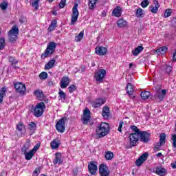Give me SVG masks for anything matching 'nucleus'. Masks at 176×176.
<instances>
[{
	"label": "nucleus",
	"mask_w": 176,
	"mask_h": 176,
	"mask_svg": "<svg viewBox=\"0 0 176 176\" xmlns=\"http://www.w3.org/2000/svg\"><path fill=\"white\" fill-rule=\"evenodd\" d=\"M109 133V124L107 122H102L96 129V135L98 138H102Z\"/></svg>",
	"instance_id": "1"
},
{
	"label": "nucleus",
	"mask_w": 176,
	"mask_h": 176,
	"mask_svg": "<svg viewBox=\"0 0 176 176\" xmlns=\"http://www.w3.org/2000/svg\"><path fill=\"white\" fill-rule=\"evenodd\" d=\"M56 47H57V43L52 41L50 42L47 45V48L45 50L44 53H43L41 54V58L43 60H44V58H46L47 57H50V56H52V54H53V53H54V52H56Z\"/></svg>",
	"instance_id": "2"
},
{
	"label": "nucleus",
	"mask_w": 176,
	"mask_h": 176,
	"mask_svg": "<svg viewBox=\"0 0 176 176\" xmlns=\"http://www.w3.org/2000/svg\"><path fill=\"white\" fill-rule=\"evenodd\" d=\"M46 108L44 102L38 103L32 111L34 116L36 118H41L43 115V109Z\"/></svg>",
	"instance_id": "3"
},
{
	"label": "nucleus",
	"mask_w": 176,
	"mask_h": 176,
	"mask_svg": "<svg viewBox=\"0 0 176 176\" xmlns=\"http://www.w3.org/2000/svg\"><path fill=\"white\" fill-rule=\"evenodd\" d=\"M19 35V27L14 25L8 32V39L12 43H14L17 41V36Z\"/></svg>",
	"instance_id": "4"
},
{
	"label": "nucleus",
	"mask_w": 176,
	"mask_h": 176,
	"mask_svg": "<svg viewBox=\"0 0 176 176\" xmlns=\"http://www.w3.org/2000/svg\"><path fill=\"white\" fill-rule=\"evenodd\" d=\"M67 120V117H63L60 118L56 123L55 127L58 133L63 134L65 131V121Z\"/></svg>",
	"instance_id": "5"
},
{
	"label": "nucleus",
	"mask_w": 176,
	"mask_h": 176,
	"mask_svg": "<svg viewBox=\"0 0 176 176\" xmlns=\"http://www.w3.org/2000/svg\"><path fill=\"white\" fill-rule=\"evenodd\" d=\"M79 17V11L78 10V3H74L72 8V21L71 24L74 25L76 21H78V18Z\"/></svg>",
	"instance_id": "6"
},
{
	"label": "nucleus",
	"mask_w": 176,
	"mask_h": 176,
	"mask_svg": "<svg viewBox=\"0 0 176 176\" xmlns=\"http://www.w3.org/2000/svg\"><path fill=\"white\" fill-rule=\"evenodd\" d=\"M107 75V71L104 69H99L96 74H95V79L96 82H98V83H102V81L104 80V78H105Z\"/></svg>",
	"instance_id": "7"
},
{
	"label": "nucleus",
	"mask_w": 176,
	"mask_h": 176,
	"mask_svg": "<svg viewBox=\"0 0 176 176\" xmlns=\"http://www.w3.org/2000/svg\"><path fill=\"white\" fill-rule=\"evenodd\" d=\"M139 137V140L141 142H144V144H147L149 142V138H151V133L146 131H140L138 134Z\"/></svg>",
	"instance_id": "8"
},
{
	"label": "nucleus",
	"mask_w": 176,
	"mask_h": 176,
	"mask_svg": "<svg viewBox=\"0 0 176 176\" xmlns=\"http://www.w3.org/2000/svg\"><path fill=\"white\" fill-rule=\"evenodd\" d=\"M138 141H140L138 134L131 133L129 135V146L128 148H133V146H136Z\"/></svg>",
	"instance_id": "9"
},
{
	"label": "nucleus",
	"mask_w": 176,
	"mask_h": 176,
	"mask_svg": "<svg viewBox=\"0 0 176 176\" xmlns=\"http://www.w3.org/2000/svg\"><path fill=\"white\" fill-rule=\"evenodd\" d=\"M109 174H111V171L109 170V168H108V166L104 164H101L99 166V175L109 176Z\"/></svg>",
	"instance_id": "10"
},
{
	"label": "nucleus",
	"mask_w": 176,
	"mask_h": 176,
	"mask_svg": "<svg viewBox=\"0 0 176 176\" xmlns=\"http://www.w3.org/2000/svg\"><path fill=\"white\" fill-rule=\"evenodd\" d=\"M14 86L16 91L20 94H24V93H25V90H27L25 88V85L23 84V82H16L15 84H14Z\"/></svg>",
	"instance_id": "11"
},
{
	"label": "nucleus",
	"mask_w": 176,
	"mask_h": 176,
	"mask_svg": "<svg viewBox=\"0 0 176 176\" xmlns=\"http://www.w3.org/2000/svg\"><path fill=\"white\" fill-rule=\"evenodd\" d=\"M166 94L167 89H158L156 90L155 97V98H159L160 101H162L164 98Z\"/></svg>",
	"instance_id": "12"
},
{
	"label": "nucleus",
	"mask_w": 176,
	"mask_h": 176,
	"mask_svg": "<svg viewBox=\"0 0 176 176\" xmlns=\"http://www.w3.org/2000/svg\"><path fill=\"white\" fill-rule=\"evenodd\" d=\"M107 102V99L105 98H98L96 99L95 101L91 102V105L93 108H100L101 105L105 104Z\"/></svg>",
	"instance_id": "13"
},
{
	"label": "nucleus",
	"mask_w": 176,
	"mask_h": 176,
	"mask_svg": "<svg viewBox=\"0 0 176 176\" xmlns=\"http://www.w3.org/2000/svg\"><path fill=\"white\" fill-rule=\"evenodd\" d=\"M16 130L19 133H17L19 137H23V135H25V126L22 122H19L16 125Z\"/></svg>",
	"instance_id": "14"
},
{
	"label": "nucleus",
	"mask_w": 176,
	"mask_h": 176,
	"mask_svg": "<svg viewBox=\"0 0 176 176\" xmlns=\"http://www.w3.org/2000/svg\"><path fill=\"white\" fill-rule=\"evenodd\" d=\"M97 166L94 162H91L88 164V171L91 175H96L97 174Z\"/></svg>",
	"instance_id": "15"
},
{
	"label": "nucleus",
	"mask_w": 176,
	"mask_h": 176,
	"mask_svg": "<svg viewBox=\"0 0 176 176\" xmlns=\"http://www.w3.org/2000/svg\"><path fill=\"white\" fill-rule=\"evenodd\" d=\"M89 120H90V110L85 109L83 113L82 124H87Z\"/></svg>",
	"instance_id": "16"
},
{
	"label": "nucleus",
	"mask_w": 176,
	"mask_h": 176,
	"mask_svg": "<svg viewBox=\"0 0 176 176\" xmlns=\"http://www.w3.org/2000/svg\"><path fill=\"white\" fill-rule=\"evenodd\" d=\"M148 159V153H145L142 154L135 162L136 166L140 167V166H142V164H144V162H145Z\"/></svg>",
	"instance_id": "17"
},
{
	"label": "nucleus",
	"mask_w": 176,
	"mask_h": 176,
	"mask_svg": "<svg viewBox=\"0 0 176 176\" xmlns=\"http://www.w3.org/2000/svg\"><path fill=\"white\" fill-rule=\"evenodd\" d=\"M63 162L64 161L63 160V156L61 155V153H56L55 159L53 160L54 164H63Z\"/></svg>",
	"instance_id": "18"
},
{
	"label": "nucleus",
	"mask_w": 176,
	"mask_h": 176,
	"mask_svg": "<svg viewBox=\"0 0 176 176\" xmlns=\"http://www.w3.org/2000/svg\"><path fill=\"white\" fill-rule=\"evenodd\" d=\"M71 80L68 76H63L60 80V87L61 89H65L69 85Z\"/></svg>",
	"instance_id": "19"
},
{
	"label": "nucleus",
	"mask_w": 176,
	"mask_h": 176,
	"mask_svg": "<svg viewBox=\"0 0 176 176\" xmlns=\"http://www.w3.org/2000/svg\"><path fill=\"white\" fill-rule=\"evenodd\" d=\"M153 3L155 6H150L149 9L151 13L156 14L157 13L159 8H160V4H159V1H157V0H153Z\"/></svg>",
	"instance_id": "20"
},
{
	"label": "nucleus",
	"mask_w": 176,
	"mask_h": 176,
	"mask_svg": "<svg viewBox=\"0 0 176 176\" xmlns=\"http://www.w3.org/2000/svg\"><path fill=\"white\" fill-rule=\"evenodd\" d=\"M108 50L105 47H97L96 48V53L98 56H105Z\"/></svg>",
	"instance_id": "21"
},
{
	"label": "nucleus",
	"mask_w": 176,
	"mask_h": 176,
	"mask_svg": "<svg viewBox=\"0 0 176 176\" xmlns=\"http://www.w3.org/2000/svg\"><path fill=\"white\" fill-rule=\"evenodd\" d=\"M30 148H31V141L27 140L21 148L22 153L28 152Z\"/></svg>",
	"instance_id": "22"
},
{
	"label": "nucleus",
	"mask_w": 176,
	"mask_h": 176,
	"mask_svg": "<svg viewBox=\"0 0 176 176\" xmlns=\"http://www.w3.org/2000/svg\"><path fill=\"white\" fill-rule=\"evenodd\" d=\"M167 170L164 168L158 166L155 168V174L157 175L164 176L166 175Z\"/></svg>",
	"instance_id": "23"
},
{
	"label": "nucleus",
	"mask_w": 176,
	"mask_h": 176,
	"mask_svg": "<svg viewBox=\"0 0 176 176\" xmlns=\"http://www.w3.org/2000/svg\"><path fill=\"white\" fill-rule=\"evenodd\" d=\"M111 113H109V108L108 107H104L102 111V116L104 119H109Z\"/></svg>",
	"instance_id": "24"
},
{
	"label": "nucleus",
	"mask_w": 176,
	"mask_h": 176,
	"mask_svg": "<svg viewBox=\"0 0 176 176\" xmlns=\"http://www.w3.org/2000/svg\"><path fill=\"white\" fill-rule=\"evenodd\" d=\"M8 61L10 63L11 67H13L16 69V68H19V67L16 66V64H19V60L16 59V58L13 56H9Z\"/></svg>",
	"instance_id": "25"
},
{
	"label": "nucleus",
	"mask_w": 176,
	"mask_h": 176,
	"mask_svg": "<svg viewBox=\"0 0 176 176\" xmlns=\"http://www.w3.org/2000/svg\"><path fill=\"white\" fill-rule=\"evenodd\" d=\"M112 16H115V17H120V16H122V8L119 6L116 7L112 12Z\"/></svg>",
	"instance_id": "26"
},
{
	"label": "nucleus",
	"mask_w": 176,
	"mask_h": 176,
	"mask_svg": "<svg viewBox=\"0 0 176 176\" xmlns=\"http://www.w3.org/2000/svg\"><path fill=\"white\" fill-rule=\"evenodd\" d=\"M34 94L37 98V100H43V97L45 96L43 91L41 89L34 91Z\"/></svg>",
	"instance_id": "27"
},
{
	"label": "nucleus",
	"mask_w": 176,
	"mask_h": 176,
	"mask_svg": "<svg viewBox=\"0 0 176 176\" xmlns=\"http://www.w3.org/2000/svg\"><path fill=\"white\" fill-rule=\"evenodd\" d=\"M61 142L58 140V138L54 139L52 142H51V148L52 149H57L58 146H60Z\"/></svg>",
	"instance_id": "28"
},
{
	"label": "nucleus",
	"mask_w": 176,
	"mask_h": 176,
	"mask_svg": "<svg viewBox=\"0 0 176 176\" xmlns=\"http://www.w3.org/2000/svg\"><path fill=\"white\" fill-rule=\"evenodd\" d=\"M23 155H25V160H31V159H32V157H34V156L35 155V153L34 151L30 150V151L23 153Z\"/></svg>",
	"instance_id": "29"
},
{
	"label": "nucleus",
	"mask_w": 176,
	"mask_h": 176,
	"mask_svg": "<svg viewBox=\"0 0 176 176\" xmlns=\"http://www.w3.org/2000/svg\"><path fill=\"white\" fill-rule=\"evenodd\" d=\"M54 64H56V60L51 59L45 65V69H52L54 67Z\"/></svg>",
	"instance_id": "30"
},
{
	"label": "nucleus",
	"mask_w": 176,
	"mask_h": 176,
	"mask_svg": "<svg viewBox=\"0 0 176 176\" xmlns=\"http://www.w3.org/2000/svg\"><path fill=\"white\" fill-rule=\"evenodd\" d=\"M142 50H144V47H142V45H139L132 51V54H133V56H138V54L141 53Z\"/></svg>",
	"instance_id": "31"
},
{
	"label": "nucleus",
	"mask_w": 176,
	"mask_h": 176,
	"mask_svg": "<svg viewBox=\"0 0 176 176\" xmlns=\"http://www.w3.org/2000/svg\"><path fill=\"white\" fill-rule=\"evenodd\" d=\"M6 87H2L0 89V104H2L3 102V97L6 96Z\"/></svg>",
	"instance_id": "32"
},
{
	"label": "nucleus",
	"mask_w": 176,
	"mask_h": 176,
	"mask_svg": "<svg viewBox=\"0 0 176 176\" xmlns=\"http://www.w3.org/2000/svg\"><path fill=\"white\" fill-rule=\"evenodd\" d=\"M126 93L129 96H133V93H134V87L130 83L126 85Z\"/></svg>",
	"instance_id": "33"
},
{
	"label": "nucleus",
	"mask_w": 176,
	"mask_h": 176,
	"mask_svg": "<svg viewBox=\"0 0 176 176\" xmlns=\"http://www.w3.org/2000/svg\"><path fill=\"white\" fill-rule=\"evenodd\" d=\"M117 25H118V27H120V28H122L126 27V25H127V21H126L123 19H120L117 21Z\"/></svg>",
	"instance_id": "34"
},
{
	"label": "nucleus",
	"mask_w": 176,
	"mask_h": 176,
	"mask_svg": "<svg viewBox=\"0 0 176 176\" xmlns=\"http://www.w3.org/2000/svg\"><path fill=\"white\" fill-rule=\"evenodd\" d=\"M140 96L142 100H148V98L151 97V92L144 91L141 92Z\"/></svg>",
	"instance_id": "35"
},
{
	"label": "nucleus",
	"mask_w": 176,
	"mask_h": 176,
	"mask_svg": "<svg viewBox=\"0 0 176 176\" xmlns=\"http://www.w3.org/2000/svg\"><path fill=\"white\" fill-rule=\"evenodd\" d=\"M162 69L164 72H166V74L170 75V74H171V71H173V67L170 65H166L163 66Z\"/></svg>",
	"instance_id": "36"
},
{
	"label": "nucleus",
	"mask_w": 176,
	"mask_h": 176,
	"mask_svg": "<svg viewBox=\"0 0 176 176\" xmlns=\"http://www.w3.org/2000/svg\"><path fill=\"white\" fill-rule=\"evenodd\" d=\"M97 1L98 0H89V9H90L91 10H94V8H96V3H97Z\"/></svg>",
	"instance_id": "37"
},
{
	"label": "nucleus",
	"mask_w": 176,
	"mask_h": 176,
	"mask_svg": "<svg viewBox=\"0 0 176 176\" xmlns=\"http://www.w3.org/2000/svg\"><path fill=\"white\" fill-rule=\"evenodd\" d=\"M85 35V32L81 31L77 36H75L76 42H80L82 39H83V36Z\"/></svg>",
	"instance_id": "38"
},
{
	"label": "nucleus",
	"mask_w": 176,
	"mask_h": 176,
	"mask_svg": "<svg viewBox=\"0 0 176 176\" xmlns=\"http://www.w3.org/2000/svg\"><path fill=\"white\" fill-rule=\"evenodd\" d=\"M41 0H32V6L34 8L35 10L39 9V2Z\"/></svg>",
	"instance_id": "39"
},
{
	"label": "nucleus",
	"mask_w": 176,
	"mask_h": 176,
	"mask_svg": "<svg viewBox=\"0 0 176 176\" xmlns=\"http://www.w3.org/2000/svg\"><path fill=\"white\" fill-rule=\"evenodd\" d=\"M28 129L30 130V131L34 133V131L36 130V124H35L34 122H30V124H28Z\"/></svg>",
	"instance_id": "40"
},
{
	"label": "nucleus",
	"mask_w": 176,
	"mask_h": 176,
	"mask_svg": "<svg viewBox=\"0 0 176 176\" xmlns=\"http://www.w3.org/2000/svg\"><path fill=\"white\" fill-rule=\"evenodd\" d=\"M144 10H142V8H138L136 10V12H135V16L136 17H138V19H140V17H144Z\"/></svg>",
	"instance_id": "41"
},
{
	"label": "nucleus",
	"mask_w": 176,
	"mask_h": 176,
	"mask_svg": "<svg viewBox=\"0 0 176 176\" xmlns=\"http://www.w3.org/2000/svg\"><path fill=\"white\" fill-rule=\"evenodd\" d=\"M106 160H112V158L113 157V153L111 151H108L106 153L104 156Z\"/></svg>",
	"instance_id": "42"
},
{
	"label": "nucleus",
	"mask_w": 176,
	"mask_h": 176,
	"mask_svg": "<svg viewBox=\"0 0 176 176\" xmlns=\"http://www.w3.org/2000/svg\"><path fill=\"white\" fill-rule=\"evenodd\" d=\"M130 129L132 130V131H134V133H132V134H139L141 131L135 125H131Z\"/></svg>",
	"instance_id": "43"
},
{
	"label": "nucleus",
	"mask_w": 176,
	"mask_h": 176,
	"mask_svg": "<svg viewBox=\"0 0 176 176\" xmlns=\"http://www.w3.org/2000/svg\"><path fill=\"white\" fill-rule=\"evenodd\" d=\"M160 143L164 145L166 144V135L164 133H162L160 136Z\"/></svg>",
	"instance_id": "44"
},
{
	"label": "nucleus",
	"mask_w": 176,
	"mask_h": 176,
	"mask_svg": "<svg viewBox=\"0 0 176 176\" xmlns=\"http://www.w3.org/2000/svg\"><path fill=\"white\" fill-rule=\"evenodd\" d=\"M157 53H160L161 54H164L167 52V48L166 47H162L156 50Z\"/></svg>",
	"instance_id": "45"
},
{
	"label": "nucleus",
	"mask_w": 176,
	"mask_h": 176,
	"mask_svg": "<svg viewBox=\"0 0 176 176\" xmlns=\"http://www.w3.org/2000/svg\"><path fill=\"white\" fill-rule=\"evenodd\" d=\"M171 13H173V10L167 9V10H165L164 16L166 18L170 17L171 16Z\"/></svg>",
	"instance_id": "46"
},
{
	"label": "nucleus",
	"mask_w": 176,
	"mask_h": 176,
	"mask_svg": "<svg viewBox=\"0 0 176 176\" xmlns=\"http://www.w3.org/2000/svg\"><path fill=\"white\" fill-rule=\"evenodd\" d=\"M0 8H1V10H6V9H8V2L3 1L0 4Z\"/></svg>",
	"instance_id": "47"
},
{
	"label": "nucleus",
	"mask_w": 176,
	"mask_h": 176,
	"mask_svg": "<svg viewBox=\"0 0 176 176\" xmlns=\"http://www.w3.org/2000/svg\"><path fill=\"white\" fill-rule=\"evenodd\" d=\"M39 78L43 80L47 79V74L45 72H41L39 75Z\"/></svg>",
	"instance_id": "48"
},
{
	"label": "nucleus",
	"mask_w": 176,
	"mask_h": 176,
	"mask_svg": "<svg viewBox=\"0 0 176 176\" xmlns=\"http://www.w3.org/2000/svg\"><path fill=\"white\" fill-rule=\"evenodd\" d=\"M59 97L61 100H65L67 98V96L65 95V93H64L63 91L60 90L58 92Z\"/></svg>",
	"instance_id": "49"
},
{
	"label": "nucleus",
	"mask_w": 176,
	"mask_h": 176,
	"mask_svg": "<svg viewBox=\"0 0 176 176\" xmlns=\"http://www.w3.org/2000/svg\"><path fill=\"white\" fill-rule=\"evenodd\" d=\"M163 145L162 143L159 142L157 143L154 147V151L155 152H158V151H160V147Z\"/></svg>",
	"instance_id": "50"
},
{
	"label": "nucleus",
	"mask_w": 176,
	"mask_h": 176,
	"mask_svg": "<svg viewBox=\"0 0 176 176\" xmlns=\"http://www.w3.org/2000/svg\"><path fill=\"white\" fill-rule=\"evenodd\" d=\"M69 93H74L76 90V86L72 85L68 87Z\"/></svg>",
	"instance_id": "51"
},
{
	"label": "nucleus",
	"mask_w": 176,
	"mask_h": 176,
	"mask_svg": "<svg viewBox=\"0 0 176 176\" xmlns=\"http://www.w3.org/2000/svg\"><path fill=\"white\" fill-rule=\"evenodd\" d=\"M67 0H60V2L59 3V8L60 9H63L65 8Z\"/></svg>",
	"instance_id": "52"
},
{
	"label": "nucleus",
	"mask_w": 176,
	"mask_h": 176,
	"mask_svg": "<svg viewBox=\"0 0 176 176\" xmlns=\"http://www.w3.org/2000/svg\"><path fill=\"white\" fill-rule=\"evenodd\" d=\"M148 5H149V1H148V0H144L141 3L142 8H146L148 6Z\"/></svg>",
	"instance_id": "53"
},
{
	"label": "nucleus",
	"mask_w": 176,
	"mask_h": 176,
	"mask_svg": "<svg viewBox=\"0 0 176 176\" xmlns=\"http://www.w3.org/2000/svg\"><path fill=\"white\" fill-rule=\"evenodd\" d=\"M40 146H41V144L38 143L36 145H35L31 151L32 152H34V153H36V151H38V149H39Z\"/></svg>",
	"instance_id": "54"
},
{
	"label": "nucleus",
	"mask_w": 176,
	"mask_h": 176,
	"mask_svg": "<svg viewBox=\"0 0 176 176\" xmlns=\"http://www.w3.org/2000/svg\"><path fill=\"white\" fill-rule=\"evenodd\" d=\"M40 173L41 170H39V168H36L35 170L33 172L32 176H38Z\"/></svg>",
	"instance_id": "55"
},
{
	"label": "nucleus",
	"mask_w": 176,
	"mask_h": 176,
	"mask_svg": "<svg viewBox=\"0 0 176 176\" xmlns=\"http://www.w3.org/2000/svg\"><path fill=\"white\" fill-rule=\"evenodd\" d=\"M172 140L173 141V148H176V135L172 136Z\"/></svg>",
	"instance_id": "56"
},
{
	"label": "nucleus",
	"mask_w": 176,
	"mask_h": 176,
	"mask_svg": "<svg viewBox=\"0 0 176 176\" xmlns=\"http://www.w3.org/2000/svg\"><path fill=\"white\" fill-rule=\"evenodd\" d=\"M122 127H123V121H121V122H120V123H119V126H118V131L120 133H122Z\"/></svg>",
	"instance_id": "57"
},
{
	"label": "nucleus",
	"mask_w": 176,
	"mask_h": 176,
	"mask_svg": "<svg viewBox=\"0 0 176 176\" xmlns=\"http://www.w3.org/2000/svg\"><path fill=\"white\" fill-rule=\"evenodd\" d=\"M50 25H51L52 27H54V28H56V26L57 25V21H56V20L52 21Z\"/></svg>",
	"instance_id": "58"
},
{
	"label": "nucleus",
	"mask_w": 176,
	"mask_h": 176,
	"mask_svg": "<svg viewBox=\"0 0 176 176\" xmlns=\"http://www.w3.org/2000/svg\"><path fill=\"white\" fill-rule=\"evenodd\" d=\"M55 28H54V26L50 25L47 29V31H48V32H52L54 31Z\"/></svg>",
	"instance_id": "59"
},
{
	"label": "nucleus",
	"mask_w": 176,
	"mask_h": 176,
	"mask_svg": "<svg viewBox=\"0 0 176 176\" xmlns=\"http://www.w3.org/2000/svg\"><path fill=\"white\" fill-rule=\"evenodd\" d=\"M157 157H163V154L162 153H158L157 155H155Z\"/></svg>",
	"instance_id": "60"
},
{
	"label": "nucleus",
	"mask_w": 176,
	"mask_h": 176,
	"mask_svg": "<svg viewBox=\"0 0 176 176\" xmlns=\"http://www.w3.org/2000/svg\"><path fill=\"white\" fill-rule=\"evenodd\" d=\"M52 14H54V16H57V10H54L52 11Z\"/></svg>",
	"instance_id": "61"
},
{
	"label": "nucleus",
	"mask_w": 176,
	"mask_h": 176,
	"mask_svg": "<svg viewBox=\"0 0 176 176\" xmlns=\"http://www.w3.org/2000/svg\"><path fill=\"white\" fill-rule=\"evenodd\" d=\"M48 86H53V81H49L47 83Z\"/></svg>",
	"instance_id": "62"
},
{
	"label": "nucleus",
	"mask_w": 176,
	"mask_h": 176,
	"mask_svg": "<svg viewBox=\"0 0 176 176\" xmlns=\"http://www.w3.org/2000/svg\"><path fill=\"white\" fill-rule=\"evenodd\" d=\"M173 61H176V54L175 53L173 54Z\"/></svg>",
	"instance_id": "63"
},
{
	"label": "nucleus",
	"mask_w": 176,
	"mask_h": 176,
	"mask_svg": "<svg viewBox=\"0 0 176 176\" xmlns=\"http://www.w3.org/2000/svg\"><path fill=\"white\" fill-rule=\"evenodd\" d=\"M85 66H82V67H81V72H82V73L85 72Z\"/></svg>",
	"instance_id": "64"
}]
</instances>
